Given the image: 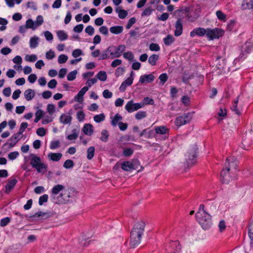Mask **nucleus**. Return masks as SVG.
I'll use <instances>...</instances> for the list:
<instances>
[{"instance_id":"nucleus-1","label":"nucleus","mask_w":253,"mask_h":253,"mask_svg":"<svg viewBox=\"0 0 253 253\" xmlns=\"http://www.w3.org/2000/svg\"><path fill=\"white\" fill-rule=\"evenodd\" d=\"M145 226V223L143 221H138L134 224L130 235V246L131 248H134L140 244Z\"/></svg>"},{"instance_id":"nucleus-2","label":"nucleus","mask_w":253,"mask_h":253,"mask_svg":"<svg viewBox=\"0 0 253 253\" xmlns=\"http://www.w3.org/2000/svg\"><path fill=\"white\" fill-rule=\"evenodd\" d=\"M196 218L204 229L206 230L211 227L212 225L211 216L206 211H198L196 213Z\"/></svg>"},{"instance_id":"nucleus-3","label":"nucleus","mask_w":253,"mask_h":253,"mask_svg":"<svg viewBox=\"0 0 253 253\" xmlns=\"http://www.w3.org/2000/svg\"><path fill=\"white\" fill-rule=\"evenodd\" d=\"M76 191L73 188H68L63 192H61L59 195V198L57 200V204H65L70 201V199L75 196Z\"/></svg>"},{"instance_id":"nucleus-4","label":"nucleus","mask_w":253,"mask_h":253,"mask_svg":"<svg viewBox=\"0 0 253 253\" xmlns=\"http://www.w3.org/2000/svg\"><path fill=\"white\" fill-rule=\"evenodd\" d=\"M197 150V145H194L189 149L187 153L186 159L188 166H192L196 163Z\"/></svg>"},{"instance_id":"nucleus-5","label":"nucleus","mask_w":253,"mask_h":253,"mask_svg":"<svg viewBox=\"0 0 253 253\" xmlns=\"http://www.w3.org/2000/svg\"><path fill=\"white\" fill-rule=\"evenodd\" d=\"M224 31L218 28L213 29L210 28L207 29L206 36L208 39L211 40L219 39L220 37H222Z\"/></svg>"},{"instance_id":"nucleus-6","label":"nucleus","mask_w":253,"mask_h":253,"mask_svg":"<svg viewBox=\"0 0 253 253\" xmlns=\"http://www.w3.org/2000/svg\"><path fill=\"white\" fill-rule=\"evenodd\" d=\"M65 186L61 184H57L53 187L51 190V197L53 202L57 204V200L59 198V196H57L58 194L63 192Z\"/></svg>"},{"instance_id":"nucleus-7","label":"nucleus","mask_w":253,"mask_h":253,"mask_svg":"<svg viewBox=\"0 0 253 253\" xmlns=\"http://www.w3.org/2000/svg\"><path fill=\"white\" fill-rule=\"evenodd\" d=\"M139 166L138 160H133L132 162L125 161L121 164V168L125 171H128L132 169H136Z\"/></svg>"},{"instance_id":"nucleus-8","label":"nucleus","mask_w":253,"mask_h":253,"mask_svg":"<svg viewBox=\"0 0 253 253\" xmlns=\"http://www.w3.org/2000/svg\"><path fill=\"white\" fill-rule=\"evenodd\" d=\"M191 120V116L190 114H184L182 116L177 117L175 119L174 123L176 126L179 127L188 123Z\"/></svg>"},{"instance_id":"nucleus-9","label":"nucleus","mask_w":253,"mask_h":253,"mask_svg":"<svg viewBox=\"0 0 253 253\" xmlns=\"http://www.w3.org/2000/svg\"><path fill=\"white\" fill-rule=\"evenodd\" d=\"M143 107V104L140 103H134L132 100L129 101L125 106V109L129 113L136 111Z\"/></svg>"},{"instance_id":"nucleus-10","label":"nucleus","mask_w":253,"mask_h":253,"mask_svg":"<svg viewBox=\"0 0 253 253\" xmlns=\"http://www.w3.org/2000/svg\"><path fill=\"white\" fill-rule=\"evenodd\" d=\"M113 46V56L112 58H118L120 57L122 55V54L126 50V46L123 44H120L118 46H115L114 45H112Z\"/></svg>"},{"instance_id":"nucleus-11","label":"nucleus","mask_w":253,"mask_h":253,"mask_svg":"<svg viewBox=\"0 0 253 253\" xmlns=\"http://www.w3.org/2000/svg\"><path fill=\"white\" fill-rule=\"evenodd\" d=\"M237 161L235 157H229L226 159L224 167L226 168V169L229 168V170L231 169H237Z\"/></svg>"},{"instance_id":"nucleus-12","label":"nucleus","mask_w":253,"mask_h":253,"mask_svg":"<svg viewBox=\"0 0 253 253\" xmlns=\"http://www.w3.org/2000/svg\"><path fill=\"white\" fill-rule=\"evenodd\" d=\"M113 48H114L113 46H110L107 49L103 51L99 59L104 60L107 58L114 59V58H112L113 56Z\"/></svg>"},{"instance_id":"nucleus-13","label":"nucleus","mask_w":253,"mask_h":253,"mask_svg":"<svg viewBox=\"0 0 253 253\" xmlns=\"http://www.w3.org/2000/svg\"><path fill=\"white\" fill-rule=\"evenodd\" d=\"M181 247L177 241H172L170 243V247L167 250L169 253H177L180 251Z\"/></svg>"},{"instance_id":"nucleus-14","label":"nucleus","mask_w":253,"mask_h":253,"mask_svg":"<svg viewBox=\"0 0 253 253\" xmlns=\"http://www.w3.org/2000/svg\"><path fill=\"white\" fill-rule=\"evenodd\" d=\"M174 36L175 37H179L182 35L183 32V25L182 20L181 18H178L176 21L175 24Z\"/></svg>"},{"instance_id":"nucleus-15","label":"nucleus","mask_w":253,"mask_h":253,"mask_svg":"<svg viewBox=\"0 0 253 253\" xmlns=\"http://www.w3.org/2000/svg\"><path fill=\"white\" fill-rule=\"evenodd\" d=\"M229 168L226 169V168L224 167V168L221 170L220 176L221 180L223 183H228L231 180V178L229 175Z\"/></svg>"},{"instance_id":"nucleus-16","label":"nucleus","mask_w":253,"mask_h":253,"mask_svg":"<svg viewBox=\"0 0 253 253\" xmlns=\"http://www.w3.org/2000/svg\"><path fill=\"white\" fill-rule=\"evenodd\" d=\"M207 33V29L203 28H196L192 30L190 33V35L191 37H194L195 36L197 35L200 37L204 36L206 35Z\"/></svg>"},{"instance_id":"nucleus-17","label":"nucleus","mask_w":253,"mask_h":253,"mask_svg":"<svg viewBox=\"0 0 253 253\" xmlns=\"http://www.w3.org/2000/svg\"><path fill=\"white\" fill-rule=\"evenodd\" d=\"M252 48L253 46L251 42H246L244 45H243L242 46V53L240 54L239 58H242L243 55L244 54V53H250L251 51Z\"/></svg>"},{"instance_id":"nucleus-18","label":"nucleus","mask_w":253,"mask_h":253,"mask_svg":"<svg viewBox=\"0 0 253 253\" xmlns=\"http://www.w3.org/2000/svg\"><path fill=\"white\" fill-rule=\"evenodd\" d=\"M155 77L152 74L145 75L140 76L139 82L141 84L145 83H151L154 80Z\"/></svg>"},{"instance_id":"nucleus-19","label":"nucleus","mask_w":253,"mask_h":253,"mask_svg":"<svg viewBox=\"0 0 253 253\" xmlns=\"http://www.w3.org/2000/svg\"><path fill=\"white\" fill-rule=\"evenodd\" d=\"M88 86H84L78 92V94L75 96V100L79 102H82L83 100V96L88 90Z\"/></svg>"},{"instance_id":"nucleus-20","label":"nucleus","mask_w":253,"mask_h":253,"mask_svg":"<svg viewBox=\"0 0 253 253\" xmlns=\"http://www.w3.org/2000/svg\"><path fill=\"white\" fill-rule=\"evenodd\" d=\"M17 182V180L15 178L9 179L8 183L5 186V193H8L14 188Z\"/></svg>"},{"instance_id":"nucleus-21","label":"nucleus","mask_w":253,"mask_h":253,"mask_svg":"<svg viewBox=\"0 0 253 253\" xmlns=\"http://www.w3.org/2000/svg\"><path fill=\"white\" fill-rule=\"evenodd\" d=\"M72 119V117H71L70 114H63L60 117V121L61 123L64 125L70 124L71 122Z\"/></svg>"},{"instance_id":"nucleus-22","label":"nucleus","mask_w":253,"mask_h":253,"mask_svg":"<svg viewBox=\"0 0 253 253\" xmlns=\"http://www.w3.org/2000/svg\"><path fill=\"white\" fill-rule=\"evenodd\" d=\"M30 156L31 157L30 164L33 168H35L41 162V159L40 157L33 154H31Z\"/></svg>"},{"instance_id":"nucleus-23","label":"nucleus","mask_w":253,"mask_h":253,"mask_svg":"<svg viewBox=\"0 0 253 253\" xmlns=\"http://www.w3.org/2000/svg\"><path fill=\"white\" fill-rule=\"evenodd\" d=\"M155 131L157 134H166L169 132V129L165 126H160L155 127Z\"/></svg>"},{"instance_id":"nucleus-24","label":"nucleus","mask_w":253,"mask_h":253,"mask_svg":"<svg viewBox=\"0 0 253 253\" xmlns=\"http://www.w3.org/2000/svg\"><path fill=\"white\" fill-rule=\"evenodd\" d=\"M83 132L86 135H91L93 133V126L89 124H86L83 128Z\"/></svg>"},{"instance_id":"nucleus-25","label":"nucleus","mask_w":253,"mask_h":253,"mask_svg":"<svg viewBox=\"0 0 253 253\" xmlns=\"http://www.w3.org/2000/svg\"><path fill=\"white\" fill-rule=\"evenodd\" d=\"M62 157V154L60 153H50L48 154V158L53 161H58Z\"/></svg>"},{"instance_id":"nucleus-26","label":"nucleus","mask_w":253,"mask_h":253,"mask_svg":"<svg viewBox=\"0 0 253 253\" xmlns=\"http://www.w3.org/2000/svg\"><path fill=\"white\" fill-rule=\"evenodd\" d=\"M115 11L118 13L119 17L121 19H124L127 15V11L122 8V7H117Z\"/></svg>"},{"instance_id":"nucleus-27","label":"nucleus","mask_w":253,"mask_h":253,"mask_svg":"<svg viewBox=\"0 0 253 253\" xmlns=\"http://www.w3.org/2000/svg\"><path fill=\"white\" fill-rule=\"evenodd\" d=\"M47 166L41 162L35 168L39 173H44L47 171Z\"/></svg>"},{"instance_id":"nucleus-28","label":"nucleus","mask_w":253,"mask_h":253,"mask_svg":"<svg viewBox=\"0 0 253 253\" xmlns=\"http://www.w3.org/2000/svg\"><path fill=\"white\" fill-rule=\"evenodd\" d=\"M24 96L27 101L31 100L35 96V91L32 89H28L25 91Z\"/></svg>"},{"instance_id":"nucleus-29","label":"nucleus","mask_w":253,"mask_h":253,"mask_svg":"<svg viewBox=\"0 0 253 253\" xmlns=\"http://www.w3.org/2000/svg\"><path fill=\"white\" fill-rule=\"evenodd\" d=\"M112 121L111 122V124L115 126L117 125H118V123L123 119L122 117L119 114H117L114 118L111 117Z\"/></svg>"},{"instance_id":"nucleus-30","label":"nucleus","mask_w":253,"mask_h":253,"mask_svg":"<svg viewBox=\"0 0 253 253\" xmlns=\"http://www.w3.org/2000/svg\"><path fill=\"white\" fill-rule=\"evenodd\" d=\"M123 31V27L121 26H113L110 28L111 33L114 34H119Z\"/></svg>"},{"instance_id":"nucleus-31","label":"nucleus","mask_w":253,"mask_h":253,"mask_svg":"<svg viewBox=\"0 0 253 253\" xmlns=\"http://www.w3.org/2000/svg\"><path fill=\"white\" fill-rule=\"evenodd\" d=\"M174 42V38L171 35H168L164 39V42L165 45L168 46L170 45Z\"/></svg>"},{"instance_id":"nucleus-32","label":"nucleus","mask_w":253,"mask_h":253,"mask_svg":"<svg viewBox=\"0 0 253 253\" xmlns=\"http://www.w3.org/2000/svg\"><path fill=\"white\" fill-rule=\"evenodd\" d=\"M73 133L68 135L67 139L70 140H74L76 139L79 135V130L74 129L72 130Z\"/></svg>"},{"instance_id":"nucleus-33","label":"nucleus","mask_w":253,"mask_h":253,"mask_svg":"<svg viewBox=\"0 0 253 253\" xmlns=\"http://www.w3.org/2000/svg\"><path fill=\"white\" fill-rule=\"evenodd\" d=\"M57 36L61 41L66 40L68 38L67 34L62 30L58 31L57 32Z\"/></svg>"},{"instance_id":"nucleus-34","label":"nucleus","mask_w":253,"mask_h":253,"mask_svg":"<svg viewBox=\"0 0 253 253\" xmlns=\"http://www.w3.org/2000/svg\"><path fill=\"white\" fill-rule=\"evenodd\" d=\"M159 58V56L154 54L150 56L148 58V62L152 66H155L156 64V61Z\"/></svg>"},{"instance_id":"nucleus-35","label":"nucleus","mask_w":253,"mask_h":253,"mask_svg":"<svg viewBox=\"0 0 253 253\" xmlns=\"http://www.w3.org/2000/svg\"><path fill=\"white\" fill-rule=\"evenodd\" d=\"M38 37H32L30 40V46L31 48H36L38 45Z\"/></svg>"},{"instance_id":"nucleus-36","label":"nucleus","mask_w":253,"mask_h":253,"mask_svg":"<svg viewBox=\"0 0 253 253\" xmlns=\"http://www.w3.org/2000/svg\"><path fill=\"white\" fill-rule=\"evenodd\" d=\"M95 148L93 146L89 147L87 150V158L88 160L92 159L94 155Z\"/></svg>"},{"instance_id":"nucleus-37","label":"nucleus","mask_w":253,"mask_h":253,"mask_svg":"<svg viewBox=\"0 0 253 253\" xmlns=\"http://www.w3.org/2000/svg\"><path fill=\"white\" fill-rule=\"evenodd\" d=\"M239 96H238L236 99L233 102V105L232 107H231V109L235 112V113L238 115H240L241 113L240 111L237 108V104L238 103V99H239Z\"/></svg>"},{"instance_id":"nucleus-38","label":"nucleus","mask_w":253,"mask_h":253,"mask_svg":"<svg viewBox=\"0 0 253 253\" xmlns=\"http://www.w3.org/2000/svg\"><path fill=\"white\" fill-rule=\"evenodd\" d=\"M101 136L100 137V140L103 142H107L108 140L109 137V132L106 129H103L101 131Z\"/></svg>"},{"instance_id":"nucleus-39","label":"nucleus","mask_w":253,"mask_h":253,"mask_svg":"<svg viewBox=\"0 0 253 253\" xmlns=\"http://www.w3.org/2000/svg\"><path fill=\"white\" fill-rule=\"evenodd\" d=\"M242 6L244 8H252L253 6V0H244Z\"/></svg>"},{"instance_id":"nucleus-40","label":"nucleus","mask_w":253,"mask_h":253,"mask_svg":"<svg viewBox=\"0 0 253 253\" xmlns=\"http://www.w3.org/2000/svg\"><path fill=\"white\" fill-rule=\"evenodd\" d=\"M97 78L101 81H105L107 79V74L105 71H100L97 75Z\"/></svg>"},{"instance_id":"nucleus-41","label":"nucleus","mask_w":253,"mask_h":253,"mask_svg":"<svg viewBox=\"0 0 253 253\" xmlns=\"http://www.w3.org/2000/svg\"><path fill=\"white\" fill-rule=\"evenodd\" d=\"M48 199V196L47 194H44L42 196H41L39 198V204L40 206L43 205L44 203H46L47 202Z\"/></svg>"},{"instance_id":"nucleus-42","label":"nucleus","mask_w":253,"mask_h":253,"mask_svg":"<svg viewBox=\"0 0 253 253\" xmlns=\"http://www.w3.org/2000/svg\"><path fill=\"white\" fill-rule=\"evenodd\" d=\"M60 146V142L59 140L52 141L50 144V148L52 150L55 149Z\"/></svg>"},{"instance_id":"nucleus-43","label":"nucleus","mask_w":253,"mask_h":253,"mask_svg":"<svg viewBox=\"0 0 253 253\" xmlns=\"http://www.w3.org/2000/svg\"><path fill=\"white\" fill-rule=\"evenodd\" d=\"M216 15L219 20L225 21L226 20V15L224 14L221 11L217 10L216 12Z\"/></svg>"},{"instance_id":"nucleus-44","label":"nucleus","mask_w":253,"mask_h":253,"mask_svg":"<svg viewBox=\"0 0 253 253\" xmlns=\"http://www.w3.org/2000/svg\"><path fill=\"white\" fill-rule=\"evenodd\" d=\"M11 221V219L9 217H6L3 218H2L0 220V225L1 227H4L6 226Z\"/></svg>"},{"instance_id":"nucleus-45","label":"nucleus","mask_w":253,"mask_h":253,"mask_svg":"<svg viewBox=\"0 0 253 253\" xmlns=\"http://www.w3.org/2000/svg\"><path fill=\"white\" fill-rule=\"evenodd\" d=\"M105 117V115L103 114H100L94 116L93 118L95 122L100 123L104 120Z\"/></svg>"},{"instance_id":"nucleus-46","label":"nucleus","mask_w":253,"mask_h":253,"mask_svg":"<svg viewBox=\"0 0 253 253\" xmlns=\"http://www.w3.org/2000/svg\"><path fill=\"white\" fill-rule=\"evenodd\" d=\"M77 74V71L76 70H74L70 72L67 75V79L68 81H73L76 79V74Z\"/></svg>"},{"instance_id":"nucleus-47","label":"nucleus","mask_w":253,"mask_h":253,"mask_svg":"<svg viewBox=\"0 0 253 253\" xmlns=\"http://www.w3.org/2000/svg\"><path fill=\"white\" fill-rule=\"evenodd\" d=\"M124 57L129 61H132L134 58V55L131 51H127L123 54Z\"/></svg>"},{"instance_id":"nucleus-48","label":"nucleus","mask_w":253,"mask_h":253,"mask_svg":"<svg viewBox=\"0 0 253 253\" xmlns=\"http://www.w3.org/2000/svg\"><path fill=\"white\" fill-rule=\"evenodd\" d=\"M35 23L34 21L31 19H29L27 20L26 22V28L27 29H35L36 27H34Z\"/></svg>"},{"instance_id":"nucleus-49","label":"nucleus","mask_w":253,"mask_h":253,"mask_svg":"<svg viewBox=\"0 0 253 253\" xmlns=\"http://www.w3.org/2000/svg\"><path fill=\"white\" fill-rule=\"evenodd\" d=\"M74 165V164L72 160H67L64 162L63 167L66 169H70L73 168Z\"/></svg>"},{"instance_id":"nucleus-50","label":"nucleus","mask_w":253,"mask_h":253,"mask_svg":"<svg viewBox=\"0 0 253 253\" xmlns=\"http://www.w3.org/2000/svg\"><path fill=\"white\" fill-rule=\"evenodd\" d=\"M141 104H143V107L144 105L147 104H154V100L153 99L150 98L148 97H145L143 100V102L140 103Z\"/></svg>"},{"instance_id":"nucleus-51","label":"nucleus","mask_w":253,"mask_h":253,"mask_svg":"<svg viewBox=\"0 0 253 253\" xmlns=\"http://www.w3.org/2000/svg\"><path fill=\"white\" fill-rule=\"evenodd\" d=\"M146 116V112L145 111H139L135 114V118L137 120H141Z\"/></svg>"},{"instance_id":"nucleus-52","label":"nucleus","mask_w":253,"mask_h":253,"mask_svg":"<svg viewBox=\"0 0 253 253\" xmlns=\"http://www.w3.org/2000/svg\"><path fill=\"white\" fill-rule=\"evenodd\" d=\"M37 59V56L35 54L27 55L25 57V60L29 62H35Z\"/></svg>"},{"instance_id":"nucleus-53","label":"nucleus","mask_w":253,"mask_h":253,"mask_svg":"<svg viewBox=\"0 0 253 253\" xmlns=\"http://www.w3.org/2000/svg\"><path fill=\"white\" fill-rule=\"evenodd\" d=\"M159 78L162 84L163 85L167 81L168 76L166 73H163L160 75Z\"/></svg>"},{"instance_id":"nucleus-54","label":"nucleus","mask_w":253,"mask_h":253,"mask_svg":"<svg viewBox=\"0 0 253 253\" xmlns=\"http://www.w3.org/2000/svg\"><path fill=\"white\" fill-rule=\"evenodd\" d=\"M68 60V56L64 54L59 55L58 59V62L59 64L65 63Z\"/></svg>"},{"instance_id":"nucleus-55","label":"nucleus","mask_w":253,"mask_h":253,"mask_svg":"<svg viewBox=\"0 0 253 253\" xmlns=\"http://www.w3.org/2000/svg\"><path fill=\"white\" fill-rule=\"evenodd\" d=\"M28 126V123L26 122L21 123L19 131L18 132V134H22L23 132L25 131V129Z\"/></svg>"},{"instance_id":"nucleus-56","label":"nucleus","mask_w":253,"mask_h":253,"mask_svg":"<svg viewBox=\"0 0 253 253\" xmlns=\"http://www.w3.org/2000/svg\"><path fill=\"white\" fill-rule=\"evenodd\" d=\"M19 156V153L17 151L10 152L8 155V158L10 160H13Z\"/></svg>"},{"instance_id":"nucleus-57","label":"nucleus","mask_w":253,"mask_h":253,"mask_svg":"<svg viewBox=\"0 0 253 253\" xmlns=\"http://www.w3.org/2000/svg\"><path fill=\"white\" fill-rule=\"evenodd\" d=\"M133 153V150L131 148H126L124 150L123 155L126 157L130 156Z\"/></svg>"},{"instance_id":"nucleus-58","label":"nucleus","mask_w":253,"mask_h":253,"mask_svg":"<svg viewBox=\"0 0 253 253\" xmlns=\"http://www.w3.org/2000/svg\"><path fill=\"white\" fill-rule=\"evenodd\" d=\"M249 235L250 238L253 240V220L249 226Z\"/></svg>"},{"instance_id":"nucleus-59","label":"nucleus","mask_w":253,"mask_h":253,"mask_svg":"<svg viewBox=\"0 0 253 253\" xmlns=\"http://www.w3.org/2000/svg\"><path fill=\"white\" fill-rule=\"evenodd\" d=\"M153 11V9L150 7L146 8L142 12L141 15L142 16H149L151 15Z\"/></svg>"},{"instance_id":"nucleus-60","label":"nucleus","mask_w":253,"mask_h":253,"mask_svg":"<svg viewBox=\"0 0 253 253\" xmlns=\"http://www.w3.org/2000/svg\"><path fill=\"white\" fill-rule=\"evenodd\" d=\"M149 49L151 51H158L160 50V48L159 45L157 43H152L150 44Z\"/></svg>"},{"instance_id":"nucleus-61","label":"nucleus","mask_w":253,"mask_h":253,"mask_svg":"<svg viewBox=\"0 0 253 253\" xmlns=\"http://www.w3.org/2000/svg\"><path fill=\"white\" fill-rule=\"evenodd\" d=\"M16 139V136H11L10 138V139H9V141H10V143H9V148H12L14 147V146L18 142V141Z\"/></svg>"},{"instance_id":"nucleus-62","label":"nucleus","mask_w":253,"mask_h":253,"mask_svg":"<svg viewBox=\"0 0 253 253\" xmlns=\"http://www.w3.org/2000/svg\"><path fill=\"white\" fill-rule=\"evenodd\" d=\"M135 22L136 19L134 17L131 18L129 20L127 24L126 25V28L127 29H129L132 27V26L135 23Z\"/></svg>"},{"instance_id":"nucleus-63","label":"nucleus","mask_w":253,"mask_h":253,"mask_svg":"<svg viewBox=\"0 0 253 253\" xmlns=\"http://www.w3.org/2000/svg\"><path fill=\"white\" fill-rule=\"evenodd\" d=\"M57 81L55 79L51 80L48 83V87L50 88H54L56 86Z\"/></svg>"},{"instance_id":"nucleus-64","label":"nucleus","mask_w":253,"mask_h":253,"mask_svg":"<svg viewBox=\"0 0 253 253\" xmlns=\"http://www.w3.org/2000/svg\"><path fill=\"white\" fill-rule=\"evenodd\" d=\"M85 32L89 35L92 36L94 32V29L91 26H88L85 29Z\"/></svg>"}]
</instances>
